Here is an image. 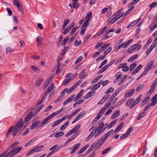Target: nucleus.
I'll return each instance as SVG.
<instances>
[{
    "instance_id": "nucleus-1",
    "label": "nucleus",
    "mask_w": 157,
    "mask_h": 157,
    "mask_svg": "<svg viewBox=\"0 0 157 157\" xmlns=\"http://www.w3.org/2000/svg\"><path fill=\"white\" fill-rule=\"evenodd\" d=\"M23 124V122L22 121V119L21 118L19 119L17 124L14 127V130L12 131V135L13 136H15L19 130L22 126Z\"/></svg>"
},
{
    "instance_id": "nucleus-2",
    "label": "nucleus",
    "mask_w": 157,
    "mask_h": 157,
    "mask_svg": "<svg viewBox=\"0 0 157 157\" xmlns=\"http://www.w3.org/2000/svg\"><path fill=\"white\" fill-rule=\"evenodd\" d=\"M97 128L98 130V132L94 136L95 137L101 134L106 129L104 127V123L103 122H101L98 128Z\"/></svg>"
},
{
    "instance_id": "nucleus-3",
    "label": "nucleus",
    "mask_w": 157,
    "mask_h": 157,
    "mask_svg": "<svg viewBox=\"0 0 157 157\" xmlns=\"http://www.w3.org/2000/svg\"><path fill=\"white\" fill-rule=\"evenodd\" d=\"M113 132V129L110 130L108 132L105 133L101 139L100 140V144L102 145L104 143L108 137L110 136L111 134Z\"/></svg>"
},
{
    "instance_id": "nucleus-4",
    "label": "nucleus",
    "mask_w": 157,
    "mask_h": 157,
    "mask_svg": "<svg viewBox=\"0 0 157 157\" xmlns=\"http://www.w3.org/2000/svg\"><path fill=\"white\" fill-rule=\"evenodd\" d=\"M141 48V46L139 44H136L133 45L130 47L128 49V52L129 53H132L133 51L136 50H138Z\"/></svg>"
},
{
    "instance_id": "nucleus-5",
    "label": "nucleus",
    "mask_w": 157,
    "mask_h": 157,
    "mask_svg": "<svg viewBox=\"0 0 157 157\" xmlns=\"http://www.w3.org/2000/svg\"><path fill=\"white\" fill-rule=\"evenodd\" d=\"M13 5L17 7L19 11L21 13L23 12L22 4L19 2V0H13Z\"/></svg>"
},
{
    "instance_id": "nucleus-6",
    "label": "nucleus",
    "mask_w": 157,
    "mask_h": 157,
    "mask_svg": "<svg viewBox=\"0 0 157 157\" xmlns=\"http://www.w3.org/2000/svg\"><path fill=\"white\" fill-rule=\"evenodd\" d=\"M19 142H17L15 143L14 144H12L11 147V148H13V149L15 150L16 151L17 150H20V151L21 150L22 147H18V144H19Z\"/></svg>"
},
{
    "instance_id": "nucleus-7",
    "label": "nucleus",
    "mask_w": 157,
    "mask_h": 157,
    "mask_svg": "<svg viewBox=\"0 0 157 157\" xmlns=\"http://www.w3.org/2000/svg\"><path fill=\"white\" fill-rule=\"evenodd\" d=\"M133 41V39H131L126 42H123L119 46L120 48H125Z\"/></svg>"
},
{
    "instance_id": "nucleus-8",
    "label": "nucleus",
    "mask_w": 157,
    "mask_h": 157,
    "mask_svg": "<svg viewBox=\"0 0 157 157\" xmlns=\"http://www.w3.org/2000/svg\"><path fill=\"white\" fill-rule=\"evenodd\" d=\"M157 21V17H155L153 19V22L152 23L151 25L150 26L149 28L151 30H153L157 26V23L154 24V23L156 22Z\"/></svg>"
},
{
    "instance_id": "nucleus-9",
    "label": "nucleus",
    "mask_w": 157,
    "mask_h": 157,
    "mask_svg": "<svg viewBox=\"0 0 157 157\" xmlns=\"http://www.w3.org/2000/svg\"><path fill=\"white\" fill-rule=\"evenodd\" d=\"M99 142H94V143L91 146L90 148L87 150L86 152L85 155H86L88 153H89L94 148V147H95L96 145H97L98 144V143Z\"/></svg>"
},
{
    "instance_id": "nucleus-10",
    "label": "nucleus",
    "mask_w": 157,
    "mask_h": 157,
    "mask_svg": "<svg viewBox=\"0 0 157 157\" xmlns=\"http://www.w3.org/2000/svg\"><path fill=\"white\" fill-rule=\"evenodd\" d=\"M75 25V23L74 22H72L69 25L68 27L66 29H65V32H63V34H67L70 31L71 29Z\"/></svg>"
},
{
    "instance_id": "nucleus-11",
    "label": "nucleus",
    "mask_w": 157,
    "mask_h": 157,
    "mask_svg": "<svg viewBox=\"0 0 157 157\" xmlns=\"http://www.w3.org/2000/svg\"><path fill=\"white\" fill-rule=\"evenodd\" d=\"M117 19L116 18L114 15L112 16L111 17L109 18L107 21V23L113 24L117 20Z\"/></svg>"
},
{
    "instance_id": "nucleus-12",
    "label": "nucleus",
    "mask_w": 157,
    "mask_h": 157,
    "mask_svg": "<svg viewBox=\"0 0 157 157\" xmlns=\"http://www.w3.org/2000/svg\"><path fill=\"white\" fill-rule=\"evenodd\" d=\"M43 147V145H41L40 147H36L31 151H29L28 153H27L26 155L27 156H28L29 155H30L32 153H33L34 152L37 151L39 149H40L42 148Z\"/></svg>"
},
{
    "instance_id": "nucleus-13",
    "label": "nucleus",
    "mask_w": 157,
    "mask_h": 157,
    "mask_svg": "<svg viewBox=\"0 0 157 157\" xmlns=\"http://www.w3.org/2000/svg\"><path fill=\"white\" fill-rule=\"evenodd\" d=\"M135 90L134 89H132L130 90L129 92L128 93H127L124 95V97L125 98H128L132 95L134 93Z\"/></svg>"
},
{
    "instance_id": "nucleus-14",
    "label": "nucleus",
    "mask_w": 157,
    "mask_h": 157,
    "mask_svg": "<svg viewBox=\"0 0 157 157\" xmlns=\"http://www.w3.org/2000/svg\"><path fill=\"white\" fill-rule=\"evenodd\" d=\"M20 151V150H17L16 151L13 149L9 152L10 156L9 157H12L15 155L16 154Z\"/></svg>"
},
{
    "instance_id": "nucleus-15",
    "label": "nucleus",
    "mask_w": 157,
    "mask_h": 157,
    "mask_svg": "<svg viewBox=\"0 0 157 157\" xmlns=\"http://www.w3.org/2000/svg\"><path fill=\"white\" fill-rule=\"evenodd\" d=\"M96 92L94 91H93V90H92V91H90L86 95L85 98L88 99L90 98V97L93 96L94 94Z\"/></svg>"
},
{
    "instance_id": "nucleus-16",
    "label": "nucleus",
    "mask_w": 157,
    "mask_h": 157,
    "mask_svg": "<svg viewBox=\"0 0 157 157\" xmlns=\"http://www.w3.org/2000/svg\"><path fill=\"white\" fill-rule=\"evenodd\" d=\"M81 145V144L80 143H78L76 144L73 147V148L72 149V151L71 152V154H73L75 151L79 147L80 145Z\"/></svg>"
},
{
    "instance_id": "nucleus-17",
    "label": "nucleus",
    "mask_w": 157,
    "mask_h": 157,
    "mask_svg": "<svg viewBox=\"0 0 157 157\" xmlns=\"http://www.w3.org/2000/svg\"><path fill=\"white\" fill-rule=\"evenodd\" d=\"M33 116V112H30L25 117V122H27Z\"/></svg>"
},
{
    "instance_id": "nucleus-18",
    "label": "nucleus",
    "mask_w": 157,
    "mask_h": 157,
    "mask_svg": "<svg viewBox=\"0 0 157 157\" xmlns=\"http://www.w3.org/2000/svg\"><path fill=\"white\" fill-rule=\"evenodd\" d=\"M124 13L123 12H122L121 13H119V12H117L115 13L114 16L116 17L117 20L120 17H125V16H124Z\"/></svg>"
},
{
    "instance_id": "nucleus-19",
    "label": "nucleus",
    "mask_w": 157,
    "mask_h": 157,
    "mask_svg": "<svg viewBox=\"0 0 157 157\" xmlns=\"http://www.w3.org/2000/svg\"><path fill=\"white\" fill-rule=\"evenodd\" d=\"M123 126L124 123L123 122H121L120 123L114 130V133H115L116 132H118L120 130L121 128L123 127Z\"/></svg>"
},
{
    "instance_id": "nucleus-20",
    "label": "nucleus",
    "mask_w": 157,
    "mask_h": 157,
    "mask_svg": "<svg viewBox=\"0 0 157 157\" xmlns=\"http://www.w3.org/2000/svg\"><path fill=\"white\" fill-rule=\"evenodd\" d=\"M119 112L120 110H119L115 111L112 115L111 117V118L112 119H114L118 117L119 115Z\"/></svg>"
},
{
    "instance_id": "nucleus-21",
    "label": "nucleus",
    "mask_w": 157,
    "mask_h": 157,
    "mask_svg": "<svg viewBox=\"0 0 157 157\" xmlns=\"http://www.w3.org/2000/svg\"><path fill=\"white\" fill-rule=\"evenodd\" d=\"M84 90L83 89L81 90L78 93L77 95L75 97L74 99V101H76L82 95L83 93L84 92Z\"/></svg>"
},
{
    "instance_id": "nucleus-22",
    "label": "nucleus",
    "mask_w": 157,
    "mask_h": 157,
    "mask_svg": "<svg viewBox=\"0 0 157 157\" xmlns=\"http://www.w3.org/2000/svg\"><path fill=\"white\" fill-rule=\"evenodd\" d=\"M43 79L42 78H40L38 80H36V83L35 84L36 86V87L39 86L40 85L41 83L43 82Z\"/></svg>"
},
{
    "instance_id": "nucleus-23",
    "label": "nucleus",
    "mask_w": 157,
    "mask_h": 157,
    "mask_svg": "<svg viewBox=\"0 0 157 157\" xmlns=\"http://www.w3.org/2000/svg\"><path fill=\"white\" fill-rule=\"evenodd\" d=\"M48 120L47 118H45L41 123H39V125L38 126V127H41L47 124L48 123Z\"/></svg>"
},
{
    "instance_id": "nucleus-24",
    "label": "nucleus",
    "mask_w": 157,
    "mask_h": 157,
    "mask_svg": "<svg viewBox=\"0 0 157 157\" xmlns=\"http://www.w3.org/2000/svg\"><path fill=\"white\" fill-rule=\"evenodd\" d=\"M39 123H40V121H36L35 120H33V124L34 125V126L35 127V129H37L40 127H38V126L39 125Z\"/></svg>"
},
{
    "instance_id": "nucleus-25",
    "label": "nucleus",
    "mask_w": 157,
    "mask_h": 157,
    "mask_svg": "<svg viewBox=\"0 0 157 157\" xmlns=\"http://www.w3.org/2000/svg\"><path fill=\"white\" fill-rule=\"evenodd\" d=\"M75 95L74 94L72 95L68 99H67L63 103L64 105H66L69 102L72 101Z\"/></svg>"
},
{
    "instance_id": "nucleus-26",
    "label": "nucleus",
    "mask_w": 157,
    "mask_h": 157,
    "mask_svg": "<svg viewBox=\"0 0 157 157\" xmlns=\"http://www.w3.org/2000/svg\"><path fill=\"white\" fill-rule=\"evenodd\" d=\"M142 65H139L132 72V75H134L136 74L137 72L140 70L142 68Z\"/></svg>"
},
{
    "instance_id": "nucleus-27",
    "label": "nucleus",
    "mask_w": 157,
    "mask_h": 157,
    "mask_svg": "<svg viewBox=\"0 0 157 157\" xmlns=\"http://www.w3.org/2000/svg\"><path fill=\"white\" fill-rule=\"evenodd\" d=\"M130 8L124 14V16H126L131 13L133 10L134 9V7L133 6H130L129 7Z\"/></svg>"
},
{
    "instance_id": "nucleus-28",
    "label": "nucleus",
    "mask_w": 157,
    "mask_h": 157,
    "mask_svg": "<svg viewBox=\"0 0 157 157\" xmlns=\"http://www.w3.org/2000/svg\"><path fill=\"white\" fill-rule=\"evenodd\" d=\"M36 40L37 43V46L39 47V46H40L42 44V42L43 40V39L42 37H38L36 38Z\"/></svg>"
},
{
    "instance_id": "nucleus-29",
    "label": "nucleus",
    "mask_w": 157,
    "mask_h": 157,
    "mask_svg": "<svg viewBox=\"0 0 157 157\" xmlns=\"http://www.w3.org/2000/svg\"><path fill=\"white\" fill-rule=\"evenodd\" d=\"M101 84V82H99L92 88V90L94 91L95 90L98 88L100 86Z\"/></svg>"
},
{
    "instance_id": "nucleus-30",
    "label": "nucleus",
    "mask_w": 157,
    "mask_h": 157,
    "mask_svg": "<svg viewBox=\"0 0 157 157\" xmlns=\"http://www.w3.org/2000/svg\"><path fill=\"white\" fill-rule=\"evenodd\" d=\"M103 76L102 75H101L95 78L91 82V83L92 84H94V83L96 82L99 79L101 78Z\"/></svg>"
},
{
    "instance_id": "nucleus-31",
    "label": "nucleus",
    "mask_w": 157,
    "mask_h": 157,
    "mask_svg": "<svg viewBox=\"0 0 157 157\" xmlns=\"http://www.w3.org/2000/svg\"><path fill=\"white\" fill-rule=\"evenodd\" d=\"M71 78L69 77L68 78H66L62 83V85L63 86L67 84L71 80Z\"/></svg>"
},
{
    "instance_id": "nucleus-32",
    "label": "nucleus",
    "mask_w": 157,
    "mask_h": 157,
    "mask_svg": "<svg viewBox=\"0 0 157 157\" xmlns=\"http://www.w3.org/2000/svg\"><path fill=\"white\" fill-rule=\"evenodd\" d=\"M81 125L80 124H78L75 127H74L73 128L71 129L70 131L71 133H72L75 132L76 130H78V129L80 127Z\"/></svg>"
},
{
    "instance_id": "nucleus-33",
    "label": "nucleus",
    "mask_w": 157,
    "mask_h": 157,
    "mask_svg": "<svg viewBox=\"0 0 157 157\" xmlns=\"http://www.w3.org/2000/svg\"><path fill=\"white\" fill-rule=\"evenodd\" d=\"M138 56V55L136 54L132 56L130 58H129L128 60V62H131L135 59Z\"/></svg>"
},
{
    "instance_id": "nucleus-34",
    "label": "nucleus",
    "mask_w": 157,
    "mask_h": 157,
    "mask_svg": "<svg viewBox=\"0 0 157 157\" xmlns=\"http://www.w3.org/2000/svg\"><path fill=\"white\" fill-rule=\"evenodd\" d=\"M92 14V13L91 12H90L88 13L86 16V19L87 20L86 21L88 23L89 22V20L91 18Z\"/></svg>"
},
{
    "instance_id": "nucleus-35",
    "label": "nucleus",
    "mask_w": 157,
    "mask_h": 157,
    "mask_svg": "<svg viewBox=\"0 0 157 157\" xmlns=\"http://www.w3.org/2000/svg\"><path fill=\"white\" fill-rule=\"evenodd\" d=\"M119 90L116 91L112 96L109 99V100H110V101H112L115 97H116L117 95L119 93Z\"/></svg>"
},
{
    "instance_id": "nucleus-36",
    "label": "nucleus",
    "mask_w": 157,
    "mask_h": 157,
    "mask_svg": "<svg viewBox=\"0 0 157 157\" xmlns=\"http://www.w3.org/2000/svg\"><path fill=\"white\" fill-rule=\"evenodd\" d=\"M69 121L66 122L60 128V130L61 131H63L65 129V128L69 124Z\"/></svg>"
},
{
    "instance_id": "nucleus-37",
    "label": "nucleus",
    "mask_w": 157,
    "mask_h": 157,
    "mask_svg": "<svg viewBox=\"0 0 157 157\" xmlns=\"http://www.w3.org/2000/svg\"><path fill=\"white\" fill-rule=\"evenodd\" d=\"M134 98H132L126 101V106H128L130 105V104L134 101Z\"/></svg>"
},
{
    "instance_id": "nucleus-38",
    "label": "nucleus",
    "mask_w": 157,
    "mask_h": 157,
    "mask_svg": "<svg viewBox=\"0 0 157 157\" xmlns=\"http://www.w3.org/2000/svg\"><path fill=\"white\" fill-rule=\"evenodd\" d=\"M54 146H56V147H55L54 149L52 151L54 153L58 151L62 147L61 146H58V144H56L54 145Z\"/></svg>"
},
{
    "instance_id": "nucleus-39",
    "label": "nucleus",
    "mask_w": 157,
    "mask_h": 157,
    "mask_svg": "<svg viewBox=\"0 0 157 157\" xmlns=\"http://www.w3.org/2000/svg\"><path fill=\"white\" fill-rule=\"evenodd\" d=\"M117 121V119L114 120L112 122H111L108 125V126L107 128L108 129H110L114 125V124L116 123Z\"/></svg>"
},
{
    "instance_id": "nucleus-40",
    "label": "nucleus",
    "mask_w": 157,
    "mask_h": 157,
    "mask_svg": "<svg viewBox=\"0 0 157 157\" xmlns=\"http://www.w3.org/2000/svg\"><path fill=\"white\" fill-rule=\"evenodd\" d=\"M64 49L63 50V51L61 53V56L62 57H63V56H64L65 53L67 51L68 49V47H65V46L64 47Z\"/></svg>"
},
{
    "instance_id": "nucleus-41",
    "label": "nucleus",
    "mask_w": 157,
    "mask_h": 157,
    "mask_svg": "<svg viewBox=\"0 0 157 157\" xmlns=\"http://www.w3.org/2000/svg\"><path fill=\"white\" fill-rule=\"evenodd\" d=\"M62 122V120L61 119H59L55 122L52 125V127H54L55 126L58 125L60 124Z\"/></svg>"
},
{
    "instance_id": "nucleus-42",
    "label": "nucleus",
    "mask_w": 157,
    "mask_h": 157,
    "mask_svg": "<svg viewBox=\"0 0 157 157\" xmlns=\"http://www.w3.org/2000/svg\"><path fill=\"white\" fill-rule=\"evenodd\" d=\"M64 134V132H60L56 133L55 135V136L56 138H58L63 136Z\"/></svg>"
},
{
    "instance_id": "nucleus-43",
    "label": "nucleus",
    "mask_w": 157,
    "mask_h": 157,
    "mask_svg": "<svg viewBox=\"0 0 157 157\" xmlns=\"http://www.w3.org/2000/svg\"><path fill=\"white\" fill-rule=\"evenodd\" d=\"M157 78H156L155 81L151 85V90L152 89V90H154L155 89L156 83H157Z\"/></svg>"
},
{
    "instance_id": "nucleus-44",
    "label": "nucleus",
    "mask_w": 157,
    "mask_h": 157,
    "mask_svg": "<svg viewBox=\"0 0 157 157\" xmlns=\"http://www.w3.org/2000/svg\"><path fill=\"white\" fill-rule=\"evenodd\" d=\"M154 62V60H152L148 64L146 67H147L150 70L153 67L152 65Z\"/></svg>"
},
{
    "instance_id": "nucleus-45",
    "label": "nucleus",
    "mask_w": 157,
    "mask_h": 157,
    "mask_svg": "<svg viewBox=\"0 0 157 157\" xmlns=\"http://www.w3.org/2000/svg\"><path fill=\"white\" fill-rule=\"evenodd\" d=\"M103 44V43L102 41H99L96 45L95 48L96 49H98L99 48L101 47Z\"/></svg>"
},
{
    "instance_id": "nucleus-46",
    "label": "nucleus",
    "mask_w": 157,
    "mask_h": 157,
    "mask_svg": "<svg viewBox=\"0 0 157 157\" xmlns=\"http://www.w3.org/2000/svg\"><path fill=\"white\" fill-rule=\"evenodd\" d=\"M31 68L33 70L36 72H38L39 70V68L35 66H31Z\"/></svg>"
},
{
    "instance_id": "nucleus-47",
    "label": "nucleus",
    "mask_w": 157,
    "mask_h": 157,
    "mask_svg": "<svg viewBox=\"0 0 157 157\" xmlns=\"http://www.w3.org/2000/svg\"><path fill=\"white\" fill-rule=\"evenodd\" d=\"M144 84H140L137 87L136 90V91L138 92L140 90H141L144 86Z\"/></svg>"
},
{
    "instance_id": "nucleus-48",
    "label": "nucleus",
    "mask_w": 157,
    "mask_h": 157,
    "mask_svg": "<svg viewBox=\"0 0 157 157\" xmlns=\"http://www.w3.org/2000/svg\"><path fill=\"white\" fill-rule=\"evenodd\" d=\"M146 114L145 112H143L140 113L138 117L137 118V120H140L143 117H144Z\"/></svg>"
},
{
    "instance_id": "nucleus-49",
    "label": "nucleus",
    "mask_w": 157,
    "mask_h": 157,
    "mask_svg": "<svg viewBox=\"0 0 157 157\" xmlns=\"http://www.w3.org/2000/svg\"><path fill=\"white\" fill-rule=\"evenodd\" d=\"M114 108V107H111V108H110L109 109H108V110L105 113V116H106L109 114L111 113L112 111Z\"/></svg>"
},
{
    "instance_id": "nucleus-50",
    "label": "nucleus",
    "mask_w": 157,
    "mask_h": 157,
    "mask_svg": "<svg viewBox=\"0 0 157 157\" xmlns=\"http://www.w3.org/2000/svg\"><path fill=\"white\" fill-rule=\"evenodd\" d=\"M89 25L88 23L86 21L82 25L81 27V29H86L87 27V26Z\"/></svg>"
},
{
    "instance_id": "nucleus-51",
    "label": "nucleus",
    "mask_w": 157,
    "mask_h": 157,
    "mask_svg": "<svg viewBox=\"0 0 157 157\" xmlns=\"http://www.w3.org/2000/svg\"><path fill=\"white\" fill-rule=\"evenodd\" d=\"M142 94H140L139 97L136 99L135 101L133 102L134 104L136 105L138 102L139 101L140 99V98L142 97Z\"/></svg>"
},
{
    "instance_id": "nucleus-52",
    "label": "nucleus",
    "mask_w": 157,
    "mask_h": 157,
    "mask_svg": "<svg viewBox=\"0 0 157 157\" xmlns=\"http://www.w3.org/2000/svg\"><path fill=\"white\" fill-rule=\"evenodd\" d=\"M111 149V147H109L106 149H105V150H104L101 153V154L102 155H103L104 154H105L106 153H107L108 151H109Z\"/></svg>"
},
{
    "instance_id": "nucleus-53",
    "label": "nucleus",
    "mask_w": 157,
    "mask_h": 157,
    "mask_svg": "<svg viewBox=\"0 0 157 157\" xmlns=\"http://www.w3.org/2000/svg\"><path fill=\"white\" fill-rule=\"evenodd\" d=\"M136 66V63H133L131 64L130 66V71H132L134 68H135Z\"/></svg>"
},
{
    "instance_id": "nucleus-54",
    "label": "nucleus",
    "mask_w": 157,
    "mask_h": 157,
    "mask_svg": "<svg viewBox=\"0 0 157 157\" xmlns=\"http://www.w3.org/2000/svg\"><path fill=\"white\" fill-rule=\"evenodd\" d=\"M122 76V73L121 72H118L116 75V78L119 79V78H121Z\"/></svg>"
},
{
    "instance_id": "nucleus-55",
    "label": "nucleus",
    "mask_w": 157,
    "mask_h": 157,
    "mask_svg": "<svg viewBox=\"0 0 157 157\" xmlns=\"http://www.w3.org/2000/svg\"><path fill=\"white\" fill-rule=\"evenodd\" d=\"M112 48L111 47H109L106 51L104 52V55L106 56L108 53H109L112 50Z\"/></svg>"
},
{
    "instance_id": "nucleus-56",
    "label": "nucleus",
    "mask_w": 157,
    "mask_h": 157,
    "mask_svg": "<svg viewBox=\"0 0 157 157\" xmlns=\"http://www.w3.org/2000/svg\"><path fill=\"white\" fill-rule=\"evenodd\" d=\"M54 88L53 84L52 83H51L47 88V89L51 92Z\"/></svg>"
},
{
    "instance_id": "nucleus-57",
    "label": "nucleus",
    "mask_w": 157,
    "mask_h": 157,
    "mask_svg": "<svg viewBox=\"0 0 157 157\" xmlns=\"http://www.w3.org/2000/svg\"><path fill=\"white\" fill-rule=\"evenodd\" d=\"M82 59V56H80L78 58L77 60L75 61V64H76L77 63H78L80 61H81Z\"/></svg>"
},
{
    "instance_id": "nucleus-58",
    "label": "nucleus",
    "mask_w": 157,
    "mask_h": 157,
    "mask_svg": "<svg viewBox=\"0 0 157 157\" xmlns=\"http://www.w3.org/2000/svg\"><path fill=\"white\" fill-rule=\"evenodd\" d=\"M79 5V4L78 2L77 3H73V6L74 8H78Z\"/></svg>"
},
{
    "instance_id": "nucleus-59",
    "label": "nucleus",
    "mask_w": 157,
    "mask_h": 157,
    "mask_svg": "<svg viewBox=\"0 0 157 157\" xmlns=\"http://www.w3.org/2000/svg\"><path fill=\"white\" fill-rule=\"evenodd\" d=\"M114 90V89L112 87H110L107 91L105 92V94H108L109 93H111L113 92Z\"/></svg>"
},
{
    "instance_id": "nucleus-60",
    "label": "nucleus",
    "mask_w": 157,
    "mask_h": 157,
    "mask_svg": "<svg viewBox=\"0 0 157 157\" xmlns=\"http://www.w3.org/2000/svg\"><path fill=\"white\" fill-rule=\"evenodd\" d=\"M156 5L157 3L155 2H154L152 3L151 4H150V5L149 6L150 7L149 10H150L151 9L153 8L154 6H156Z\"/></svg>"
},
{
    "instance_id": "nucleus-61",
    "label": "nucleus",
    "mask_w": 157,
    "mask_h": 157,
    "mask_svg": "<svg viewBox=\"0 0 157 157\" xmlns=\"http://www.w3.org/2000/svg\"><path fill=\"white\" fill-rule=\"evenodd\" d=\"M122 70L123 71H127L129 70V67L128 66H126L125 67H122Z\"/></svg>"
},
{
    "instance_id": "nucleus-62",
    "label": "nucleus",
    "mask_w": 157,
    "mask_h": 157,
    "mask_svg": "<svg viewBox=\"0 0 157 157\" xmlns=\"http://www.w3.org/2000/svg\"><path fill=\"white\" fill-rule=\"evenodd\" d=\"M76 88V86L75 85H73L69 89H68L69 93L72 92Z\"/></svg>"
},
{
    "instance_id": "nucleus-63",
    "label": "nucleus",
    "mask_w": 157,
    "mask_h": 157,
    "mask_svg": "<svg viewBox=\"0 0 157 157\" xmlns=\"http://www.w3.org/2000/svg\"><path fill=\"white\" fill-rule=\"evenodd\" d=\"M76 36V35L75 34L72 36L69 41V44H70L72 42V41L74 39Z\"/></svg>"
},
{
    "instance_id": "nucleus-64",
    "label": "nucleus",
    "mask_w": 157,
    "mask_h": 157,
    "mask_svg": "<svg viewBox=\"0 0 157 157\" xmlns=\"http://www.w3.org/2000/svg\"><path fill=\"white\" fill-rule=\"evenodd\" d=\"M50 83V81H46L44 83V87L43 88V90H44L48 86V85Z\"/></svg>"
}]
</instances>
